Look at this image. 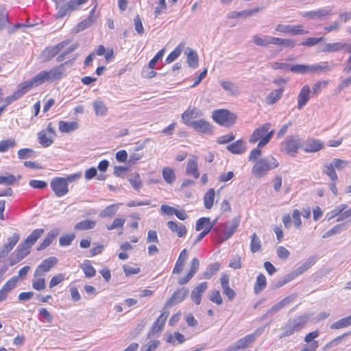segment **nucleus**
Wrapping results in <instances>:
<instances>
[{
	"instance_id": "obj_1",
	"label": "nucleus",
	"mask_w": 351,
	"mask_h": 351,
	"mask_svg": "<svg viewBox=\"0 0 351 351\" xmlns=\"http://www.w3.org/2000/svg\"><path fill=\"white\" fill-rule=\"evenodd\" d=\"M279 162L273 156L262 158L257 160L252 168V173L256 178H262L270 171L277 168Z\"/></svg>"
},
{
	"instance_id": "obj_2",
	"label": "nucleus",
	"mask_w": 351,
	"mask_h": 351,
	"mask_svg": "<svg viewBox=\"0 0 351 351\" xmlns=\"http://www.w3.org/2000/svg\"><path fill=\"white\" fill-rule=\"evenodd\" d=\"M274 134V130H271V124L266 123L254 130L249 138V141L252 144L258 142V147H263L270 141Z\"/></svg>"
},
{
	"instance_id": "obj_3",
	"label": "nucleus",
	"mask_w": 351,
	"mask_h": 351,
	"mask_svg": "<svg viewBox=\"0 0 351 351\" xmlns=\"http://www.w3.org/2000/svg\"><path fill=\"white\" fill-rule=\"evenodd\" d=\"M64 64L62 63L49 71H43L34 76L35 82L40 85L45 82H52L60 80L64 74Z\"/></svg>"
},
{
	"instance_id": "obj_4",
	"label": "nucleus",
	"mask_w": 351,
	"mask_h": 351,
	"mask_svg": "<svg viewBox=\"0 0 351 351\" xmlns=\"http://www.w3.org/2000/svg\"><path fill=\"white\" fill-rule=\"evenodd\" d=\"M212 119L215 122L224 127L232 126L237 119L236 114L227 109H218L213 111Z\"/></svg>"
},
{
	"instance_id": "obj_5",
	"label": "nucleus",
	"mask_w": 351,
	"mask_h": 351,
	"mask_svg": "<svg viewBox=\"0 0 351 351\" xmlns=\"http://www.w3.org/2000/svg\"><path fill=\"white\" fill-rule=\"evenodd\" d=\"M301 147L302 141L298 136H289L281 143V150L291 156H294Z\"/></svg>"
},
{
	"instance_id": "obj_6",
	"label": "nucleus",
	"mask_w": 351,
	"mask_h": 351,
	"mask_svg": "<svg viewBox=\"0 0 351 351\" xmlns=\"http://www.w3.org/2000/svg\"><path fill=\"white\" fill-rule=\"evenodd\" d=\"M56 132L52 123H49L46 129L42 130L38 133V142L43 147H47L53 143V137Z\"/></svg>"
},
{
	"instance_id": "obj_7",
	"label": "nucleus",
	"mask_w": 351,
	"mask_h": 351,
	"mask_svg": "<svg viewBox=\"0 0 351 351\" xmlns=\"http://www.w3.org/2000/svg\"><path fill=\"white\" fill-rule=\"evenodd\" d=\"M50 186L55 195L58 197L64 196L69 193V186L64 178H53L50 182Z\"/></svg>"
},
{
	"instance_id": "obj_8",
	"label": "nucleus",
	"mask_w": 351,
	"mask_h": 351,
	"mask_svg": "<svg viewBox=\"0 0 351 351\" xmlns=\"http://www.w3.org/2000/svg\"><path fill=\"white\" fill-rule=\"evenodd\" d=\"M240 223V217H234L231 222L227 221L221 225L223 230L220 234V239L224 241L228 239L237 231Z\"/></svg>"
},
{
	"instance_id": "obj_9",
	"label": "nucleus",
	"mask_w": 351,
	"mask_h": 351,
	"mask_svg": "<svg viewBox=\"0 0 351 351\" xmlns=\"http://www.w3.org/2000/svg\"><path fill=\"white\" fill-rule=\"evenodd\" d=\"M189 289L185 287L176 289L165 302V307L169 308L175 304L180 303L186 298L189 295Z\"/></svg>"
},
{
	"instance_id": "obj_10",
	"label": "nucleus",
	"mask_w": 351,
	"mask_h": 351,
	"mask_svg": "<svg viewBox=\"0 0 351 351\" xmlns=\"http://www.w3.org/2000/svg\"><path fill=\"white\" fill-rule=\"evenodd\" d=\"M58 260L55 256L46 258L37 267L34 271V277L42 276L45 273L49 271L53 267L58 264Z\"/></svg>"
},
{
	"instance_id": "obj_11",
	"label": "nucleus",
	"mask_w": 351,
	"mask_h": 351,
	"mask_svg": "<svg viewBox=\"0 0 351 351\" xmlns=\"http://www.w3.org/2000/svg\"><path fill=\"white\" fill-rule=\"evenodd\" d=\"M191 127L201 134L210 135L213 133V126L209 121L204 119L193 121Z\"/></svg>"
},
{
	"instance_id": "obj_12",
	"label": "nucleus",
	"mask_w": 351,
	"mask_h": 351,
	"mask_svg": "<svg viewBox=\"0 0 351 351\" xmlns=\"http://www.w3.org/2000/svg\"><path fill=\"white\" fill-rule=\"evenodd\" d=\"M256 339L254 334L247 335L245 337L239 339L234 345L226 348L224 351H238L248 348Z\"/></svg>"
},
{
	"instance_id": "obj_13",
	"label": "nucleus",
	"mask_w": 351,
	"mask_h": 351,
	"mask_svg": "<svg viewBox=\"0 0 351 351\" xmlns=\"http://www.w3.org/2000/svg\"><path fill=\"white\" fill-rule=\"evenodd\" d=\"M199 269V261L197 257H194L190 262L189 270L184 276L178 279V283L180 285H184L188 283L198 271Z\"/></svg>"
},
{
	"instance_id": "obj_14",
	"label": "nucleus",
	"mask_w": 351,
	"mask_h": 351,
	"mask_svg": "<svg viewBox=\"0 0 351 351\" xmlns=\"http://www.w3.org/2000/svg\"><path fill=\"white\" fill-rule=\"evenodd\" d=\"M349 52L350 53L346 62V71H351V45L348 46L345 43H333L330 44V52Z\"/></svg>"
},
{
	"instance_id": "obj_15",
	"label": "nucleus",
	"mask_w": 351,
	"mask_h": 351,
	"mask_svg": "<svg viewBox=\"0 0 351 351\" xmlns=\"http://www.w3.org/2000/svg\"><path fill=\"white\" fill-rule=\"evenodd\" d=\"M20 239V235L18 233H14L8 239V242L4 243L0 248V258L8 256L16 244Z\"/></svg>"
},
{
	"instance_id": "obj_16",
	"label": "nucleus",
	"mask_w": 351,
	"mask_h": 351,
	"mask_svg": "<svg viewBox=\"0 0 351 351\" xmlns=\"http://www.w3.org/2000/svg\"><path fill=\"white\" fill-rule=\"evenodd\" d=\"M348 208L347 204H340L330 212V218L337 217V221H343L351 217V208Z\"/></svg>"
},
{
	"instance_id": "obj_17",
	"label": "nucleus",
	"mask_w": 351,
	"mask_h": 351,
	"mask_svg": "<svg viewBox=\"0 0 351 351\" xmlns=\"http://www.w3.org/2000/svg\"><path fill=\"white\" fill-rule=\"evenodd\" d=\"M220 284L223 294L229 300H232L235 295V291L230 287V276L227 274H223L220 278Z\"/></svg>"
},
{
	"instance_id": "obj_18",
	"label": "nucleus",
	"mask_w": 351,
	"mask_h": 351,
	"mask_svg": "<svg viewBox=\"0 0 351 351\" xmlns=\"http://www.w3.org/2000/svg\"><path fill=\"white\" fill-rule=\"evenodd\" d=\"M201 114V112L196 108L189 106L182 114V121L186 125L191 127V123L193 122L192 119L199 117Z\"/></svg>"
},
{
	"instance_id": "obj_19",
	"label": "nucleus",
	"mask_w": 351,
	"mask_h": 351,
	"mask_svg": "<svg viewBox=\"0 0 351 351\" xmlns=\"http://www.w3.org/2000/svg\"><path fill=\"white\" fill-rule=\"evenodd\" d=\"M186 173L189 176H193L197 179L199 177V171L198 169V158L196 156H193L187 160L186 167Z\"/></svg>"
},
{
	"instance_id": "obj_20",
	"label": "nucleus",
	"mask_w": 351,
	"mask_h": 351,
	"mask_svg": "<svg viewBox=\"0 0 351 351\" xmlns=\"http://www.w3.org/2000/svg\"><path fill=\"white\" fill-rule=\"evenodd\" d=\"M324 147V144L321 141L317 138H308L304 144V151L306 152H316Z\"/></svg>"
},
{
	"instance_id": "obj_21",
	"label": "nucleus",
	"mask_w": 351,
	"mask_h": 351,
	"mask_svg": "<svg viewBox=\"0 0 351 351\" xmlns=\"http://www.w3.org/2000/svg\"><path fill=\"white\" fill-rule=\"evenodd\" d=\"M167 226L171 232L176 234L179 238L184 237L187 233L186 226L176 221H169L167 222Z\"/></svg>"
},
{
	"instance_id": "obj_22",
	"label": "nucleus",
	"mask_w": 351,
	"mask_h": 351,
	"mask_svg": "<svg viewBox=\"0 0 351 351\" xmlns=\"http://www.w3.org/2000/svg\"><path fill=\"white\" fill-rule=\"evenodd\" d=\"M311 88L308 85H304L298 95V108L301 110L308 101L311 97Z\"/></svg>"
},
{
	"instance_id": "obj_23",
	"label": "nucleus",
	"mask_w": 351,
	"mask_h": 351,
	"mask_svg": "<svg viewBox=\"0 0 351 351\" xmlns=\"http://www.w3.org/2000/svg\"><path fill=\"white\" fill-rule=\"evenodd\" d=\"M208 283L202 282L198 284L192 291L191 298L192 300L196 304H199L202 301V295L207 289Z\"/></svg>"
},
{
	"instance_id": "obj_24",
	"label": "nucleus",
	"mask_w": 351,
	"mask_h": 351,
	"mask_svg": "<svg viewBox=\"0 0 351 351\" xmlns=\"http://www.w3.org/2000/svg\"><path fill=\"white\" fill-rule=\"evenodd\" d=\"M188 258V252L186 249L182 250L176 262L175 266L173 269V274H180L185 266L186 261Z\"/></svg>"
},
{
	"instance_id": "obj_25",
	"label": "nucleus",
	"mask_w": 351,
	"mask_h": 351,
	"mask_svg": "<svg viewBox=\"0 0 351 351\" xmlns=\"http://www.w3.org/2000/svg\"><path fill=\"white\" fill-rule=\"evenodd\" d=\"M69 43L68 40L60 42L54 46L47 47L44 52L47 58L51 59L58 55Z\"/></svg>"
},
{
	"instance_id": "obj_26",
	"label": "nucleus",
	"mask_w": 351,
	"mask_h": 351,
	"mask_svg": "<svg viewBox=\"0 0 351 351\" xmlns=\"http://www.w3.org/2000/svg\"><path fill=\"white\" fill-rule=\"evenodd\" d=\"M34 80L35 77H34L31 80L25 81L18 86L16 93L18 94L19 97H21L23 95L27 93L31 88H32V87L39 86Z\"/></svg>"
},
{
	"instance_id": "obj_27",
	"label": "nucleus",
	"mask_w": 351,
	"mask_h": 351,
	"mask_svg": "<svg viewBox=\"0 0 351 351\" xmlns=\"http://www.w3.org/2000/svg\"><path fill=\"white\" fill-rule=\"evenodd\" d=\"M169 312L167 311H162L161 314L157 317L152 326V331L154 332H158L162 330L166 323Z\"/></svg>"
},
{
	"instance_id": "obj_28",
	"label": "nucleus",
	"mask_w": 351,
	"mask_h": 351,
	"mask_svg": "<svg viewBox=\"0 0 351 351\" xmlns=\"http://www.w3.org/2000/svg\"><path fill=\"white\" fill-rule=\"evenodd\" d=\"M214 226V223L210 221L209 217H201L196 221L195 230L197 231L202 230L210 232Z\"/></svg>"
},
{
	"instance_id": "obj_29",
	"label": "nucleus",
	"mask_w": 351,
	"mask_h": 351,
	"mask_svg": "<svg viewBox=\"0 0 351 351\" xmlns=\"http://www.w3.org/2000/svg\"><path fill=\"white\" fill-rule=\"evenodd\" d=\"M308 316L306 314L301 315L296 317L292 320L289 321L295 332L302 330L307 324Z\"/></svg>"
},
{
	"instance_id": "obj_30",
	"label": "nucleus",
	"mask_w": 351,
	"mask_h": 351,
	"mask_svg": "<svg viewBox=\"0 0 351 351\" xmlns=\"http://www.w3.org/2000/svg\"><path fill=\"white\" fill-rule=\"evenodd\" d=\"M261 9L259 8H256L251 10H245L241 12L233 11L229 12L227 15V18L228 19H238L240 17H247L250 16L252 14L257 13L259 12Z\"/></svg>"
},
{
	"instance_id": "obj_31",
	"label": "nucleus",
	"mask_w": 351,
	"mask_h": 351,
	"mask_svg": "<svg viewBox=\"0 0 351 351\" xmlns=\"http://www.w3.org/2000/svg\"><path fill=\"white\" fill-rule=\"evenodd\" d=\"M79 127L77 121H60L58 123V129L62 133H69L77 130Z\"/></svg>"
},
{
	"instance_id": "obj_32",
	"label": "nucleus",
	"mask_w": 351,
	"mask_h": 351,
	"mask_svg": "<svg viewBox=\"0 0 351 351\" xmlns=\"http://www.w3.org/2000/svg\"><path fill=\"white\" fill-rule=\"evenodd\" d=\"M229 152L234 154H241L245 152V146L244 141L241 139L237 140L227 146Z\"/></svg>"
},
{
	"instance_id": "obj_33",
	"label": "nucleus",
	"mask_w": 351,
	"mask_h": 351,
	"mask_svg": "<svg viewBox=\"0 0 351 351\" xmlns=\"http://www.w3.org/2000/svg\"><path fill=\"white\" fill-rule=\"evenodd\" d=\"M283 92V87L271 91L266 97V103L269 105L274 104L282 97Z\"/></svg>"
},
{
	"instance_id": "obj_34",
	"label": "nucleus",
	"mask_w": 351,
	"mask_h": 351,
	"mask_svg": "<svg viewBox=\"0 0 351 351\" xmlns=\"http://www.w3.org/2000/svg\"><path fill=\"white\" fill-rule=\"evenodd\" d=\"M215 198V189L213 188L208 189L203 197L204 205L206 209L209 210V209L212 208V207L214 205Z\"/></svg>"
},
{
	"instance_id": "obj_35",
	"label": "nucleus",
	"mask_w": 351,
	"mask_h": 351,
	"mask_svg": "<svg viewBox=\"0 0 351 351\" xmlns=\"http://www.w3.org/2000/svg\"><path fill=\"white\" fill-rule=\"evenodd\" d=\"M30 248L31 247H29V245H27L24 242L20 244L15 251L16 261L19 262L27 256L30 252Z\"/></svg>"
},
{
	"instance_id": "obj_36",
	"label": "nucleus",
	"mask_w": 351,
	"mask_h": 351,
	"mask_svg": "<svg viewBox=\"0 0 351 351\" xmlns=\"http://www.w3.org/2000/svg\"><path fill=\"white\" fill-rule=\"evenodd\" d=\"M267 279L263 274H259L254 285V291L256 294L261 293L267 287Z\"/></svg>"
},
{
	"instance_id": "obj_37",
	"label": "nucleus",
	"mask_w": 351,
	"mask_h": 351,
	"mask_svg": "<svg viewBox=\"0 0 351 351\" xmlns=\"http://www.w3.org/2000/svg\"><path fill=\"white\" fill-rule=\"evenodd\" d=\"M94 53L97 56L104 55L106 62H110L114 57L113 49L110 48L106 49L102 45H99Z\"/></svg>"
},
{
	"instance_id": "obj_38",
	"label": "nucleus",
	"mask_w": 351,
	"mask_h": 351,
	"mask_svg": "<svg viewBox=\"0 0 351 351\" xmlns=\"http://www.w3.org/2000/svg\"><path fill=\"white\" fill-rule=\"evenodd\" d=\"M293 300V298L291 295L285 297V298L275 304L274 306H272L271 308L269 310V312L271 314L276 313V312H278V311H280V309H282V308L292 302Z\"/></svg>"
},
{
	"instance_id": "obj_39",
	"label": "nucleus",
	"mask_w": 351,
	"mask_h": 351,
	"mask_svg": "<svg viewBox=\"0 0 351 351\" xmlns=\"http://www.w3.org/2000/svg\"><path fill=\"white\" fill-rule=\"evenodd\" d=\"M44 232V229L43 228L34 230L32 233L26 238L24 243L32 247V246L36 242V241L43 234Z\"/></svg>"
},
{
	"instance_id": "obj_40",
	"label": "nucleus",
	"mask_w": 351,
	"mask_h": 351,
	"mask_svg": "<svg viewBox=\"0 0 351 351\" xmlns=\"http://www.w3.org/2000/svg\"><path fill=\"white\" fill-rule=\"evenodd\" d=\"M58 234L57 230H54L49 232L42 243L38 246L37 250L40 251L49 246Z\"/></svg>"
},
{
	"instance_id": "obj_41",
	"label": "nucleus",
	"mask_w": 351,
	"mask_h": 351,
	"mask_svg": "<svg viewBox=\"0 0 351 351\" xmlns=\"http://www.w3.org/2000/svg\"><path fill=\"white\" fill-rule=\"evenodd\" d=\"M96 221L94 220L85 219L77 223L75 225L74 229L77 231H84L90 230L95 228Z\"/></svg>"
},
{
	"instance_id": "obj_42",
	"label": "nucleus",
	"mask_w": 351,
	"mask_h": 351,
	"mask_svg": "<svg viewBox=\"0 0 351 351\" xmlns=\"http://www.w3.org/2000/svg\"><path fill=\"white\" fill-rule=\"evenodd\" d=\"M184 47V43H180L166 58L165 62L170 64L176 60L182 53V50Z\"/></svg>"
},
{
	"instance_id": "obj_43",
	"label": "nucleus",
	"mask_w": 351,
	"mask_h": 351,
	"mask_svg": "<svg viewBox=\"0 0 351 351\" xmlns=\"http://www.w3.org/2000/svg\"><path fill=\"white\" fill-rule=\"evenodd\" d=\"M119 204H112L106 206L101 213L99 216L103 218L112 217L118 211Z\"/></svg>"
},
{
	"instance_id": "obj_44",
	"label": "nucleus",
	"mask_w": 351,
	"mask_h": 351,
	"mask_svg": "<svg viewBox=\"0 0 351 351\" xmlns=\"http://www.w3.org/2000/svg\"><path fill=\"white\" fill-rule=\"evenodd\" d=\"M220 267L221 265L219 263H215L210 265L207 269L202 273V278L210 279L219 270Z\"/></svg>"
},
{
	"instance_id": "obj_45",
	"label": "nucleus",
	"mask_w": 351,
	"mask_h": 351,
	"mask_svg": "<svg viewBox=\"0 0 351 351\" xmlns=\"http://www.w3.org/2000/svg\"><path fill=\"white\" fill-rule=\"evenodd\" d=\"M93 105L95 114L97 116H104L106 114L108 108L103 101L97 99L93 102Z\"/></svg>"
},
{
	"instance_id": "obj_46",
	"label": "nucleus",
	"mask_w": 351,
	"mask_h": 351,
	"mask_svg": "<svg viewBox=\"0 0 351 351\" xmlns=\"http://www.w3.org/2000/svg\"><path fill=\"white\" fill-rule=\"evenodd\" d=\"M351 326V315L340 319L334 322L331 326V328L340 329Z\"/></svg>"
},
{
	"instance_id": "obj_47",
	"label": "nucleus",
	"mask_w": 351,
	"mask_h": 351,
	"mask_svg": "<svg viewBox=\"0 0 351 351\" xmlns=\"http://www.w3.org/2000/svg\"><path fill=\"white\" fill-rule=\"evenodd\" d=\"M80 268L84 273L86 278H92L95 276L96 270L90 265L89 261H85L81 265Z\"/></svg>"
},
{
	"instance_id": "obj_48",
	"label": "nucleus",
	"mask_w": 351,
	"mask_h": 351,
	"mask_svg": "<svg viewBox=\"0 0 351 351\" xmlns=\"http://www.w3.org/2000/svg\"><path fill=\"white\" fill-rule=\"evenodd\" d=\"M163 179L168 184H172L176 180V174L173 169L164 167L162 171Z\"/></svg>"
},
{
	"instance_id": "obj_49",
	"label": "nucleus",
	"mask_w": 351,
	"mask_h": 351,
	"mask_svg": "<svg viewBox=\"0 0 351 351\" xmlns=\"http://www.w3.org/2000/svg\"><path fill=\"white\" fill-rule=\"evenodd\" d=\"M123 270L126 276H130L138 274L141 271V268L137 264H127L123 266Z\"/></svg>"
},
{
	"instance_id": "obj_50",
	"label": "nucleus",
	"mask_w": 351,
	"mask_h": 351,
	"mask_svg": "<svg viewBox=\"0 0 351 351\" xmlns=\"http://www.w3.org/2000/svg\"><path fill=\"white\" fill-rule=\"evenodd\" d=\"M220 84L225 90L232 95H237L239 93L238 86L230 81H221Z\"/></svg>"
},
{
	"instance_id": "obj_51",
	"label": "nucleus",
	"mask_w": 351,
	"mask_h": 351,
	"mask_svg": "<svg viewBox=\"0 0 351 351\" xmlns=\"http://www.w3.org/2000/svg\"><path fill=\"white\" fill-rule=\"evenodd\" d=\"M32 287L34 289L40 291L46 288V281L42 276H37L32 281Z\"/></svg>"
},
{
	"instance_id": "obj_52",
	"label": "nucleus",
	"mask_w": 351,
	"mask_h": 351,
	"mask_svg": "<svg viewBox=\"0 0 351 351\" xmlns=\"http://www.w3.org/2000/svg\"><path fill=\"white\" fill-rule=\"evenodd\" d=\"M67 278L66 277L64 274L60 273L55 276H53L49 283V287L50 289H53L56 286L61 284L62 282H64Z\"/></svg>"
},
{
	"instance_id": "obj_53",
	"label": "nucleus",
	"mask_w": 351,
	"mask_h": 351,
	"mask_svg": "<svg viewBox=\"0 0 351 351\" xmlns=\"http://www.w3.org/2000/svg\"><path fill=\"white\" fill-rule=\"evenodd\" d=\"M261 249V240L256 233H253L251 237L250 250L252 253H255Z\"/></svg>"
},
{
	"instance_id": "obj_54",
	"label": "nucleus",
	"mask_w": 351,
	"mask_h": 351,
	"mask_svg": "<svg viewBox=\"0 0 351 351\" xmlns=\"http://www.w3.org/2000/svg\"><path fill=\"white\" fill-rule=\"evenodd\" d=\"M125 222V219L123 217H117L115 218L111 224L106 226V229L109 231L114 230V229H121L123 228Z\"/></svg>"
},
{
	"instance_id": "obj_55",
	"label": "nucleus",
	"mask_w": 351,
	"mask_h": 351,
	"mask_svg": "<svg viewBox=\"0 0 351 351\" xmlns=\"http://www.w3.org/2000/svg\"><path fill=\"white\" fill-rule=\"evenodd\" d=\"M289 71H291L293 73H310V68L309 65H305V64H295V65H290Z\"/></svg>"
},
{
	"instance_id": "obj_56",
	"label": "nucleus",
	"mask_w": 351,
	"mask_h": 351,
	"mask_svg": "<svg viewBox=\"0 0 351 351\" xmlns=\"http://www.w3.org/2000/svg\"><path fill=\"white\" fill-rule=\"evenodd\" d=\"M20 176L16 178L14 175L7 173L5 176H0V184L12 185L16 182Z\"/></svg>"
},
{
	"instance_id": "obj_57",
	"label": "nucleus",
	"mask_w": 351,
	"mask_h": 351,
	"mask_svg": "<svg viewBox=\"0 0 351 351\" xmlns=\"http://www.w3.org/2000/svg\"><path fill=\"white\" fill-rule=\"evenodd\" d=\"M16 145V142L12 138H8L0 141V153L7 152L9 149L13 148Z\"/></svg>"
},
{
	"instance_id": "obj_58",
	"label": "nucleus",
	"mask_w": 351,
	"mask_h": 351,
	"mask_svg": "<svg viewBox=\"0 0 351 351\" xmlns=\"http://www.w3.org/2000/svg\"><path fill=\"white\" fill-rule=\"evenodd\" d=\"M187 62L192 68H196L198 65V56L197 52L190 50L187 53Z\"/></svg>"
},
{
	"instance_id": "obj_59",
	"label": "nucleus",
	"mask_w": 351,
	"mask_h": 351,
	"mask_svg": "<svg viewBox=\"0 0 351 351\" xmlns=\"http://www.w3.org/2000/svg\"><path fill=\"white\" fill-rule=\"evenodd\" d=\"M75 238L74 233L62 235L59 239V243L61 246H69Z\"/></svg>"
},
{
	"instance_id": "obj_60",
	"label": "nucleus",
	"mask_w": 351,
	"mask_h": 351,
	"mask_svg": "<svg viewBox=\"0 0 351 351\" xmlns=\"http://www.w3.org/2000/svg\"><path fill=\"white\" fill-rule=\"evenodd\" d=\"M209 300L217 305H221L223 303V299L219 290H213L210 293Z\"/></svg>"
},
{
	"instance_id": "obj_61",
	"label": "nucleus",
	"mask_w": 351,
	"mask_h": 351,
	"mask_svg": "<svg viewBox=\"0 0 351 351\" xmlns=\"http://www.w3.org/2000/svg\"><path fill=\"white\" fill-rule=\"evenodd\" d=\"M175 340H176L179 343H182L185 341V337L180 332H174L173 335L170 334L167 339V341L171 343H174Z\"/></svg>"
},
{
	"instance_id": "obj_62",
	"label": "nucleus",
	"mask_w": 351,
	"mask_h": 351,
	"mask_svg": "<svg viewBox=\"0 0 351 351\" xmlns=\"http://www.w3.org/2000/svg\"><path fill=\"white\" fill-rule=\"evenodd\" d=\"M67 6V3L60 5V3L56 4V9H58L57 18L62 19L67 14L70 13L69 9Z\"/></svg>"
},
{
	"instance_id": "obj_63",
	"label": "nucleus",
	"mask_w": 351,
	"mask_h": 351,
	"mask_svg": "<svg viewBox=\"0 0 351 351\" xmlns=\"http://www.w3.org/2000/svg\"><path fill=\"white\" fill-rule=\"evenodd\" d=\"M165 54V49H160L155 56L154 57L150 60V61L148 63V68L150 69H154L156 63L162 60L163 56Z\"/></svg>"
},
{
	"instance_id": "obj_64",
	"label": "nucleus",
	"mask_w": 351,
	"mask_h": 351,
	"mask_svg": "<svg viewBox=\"0 0 351 351\" xmlns=\"http://www.w3.org/2000/svg\"><path fill=\"white\" fill-rule=\"evenodd\" d=\"M328 82L327 81H319L314 84L313 86V95H318L319 94L323 89L327 88Z\"/></svg>"
}]
</instances>
